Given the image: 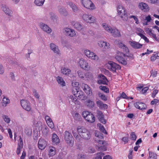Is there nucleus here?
<instances>
[{
	"instance_id": "1",
	"label": "nucleus",
	"mask_w": 159,
	"mask_h": 159,
	"mask_svg": "<svg viewBox=\"0 0 159 159\" xmlns=\"http://www.w3.org/2000/svg\"><path fill=\"white\" fill-rule=\"evenodd\" d=\"M77 130L78 133L81 138L86 140L90 139L91 137L90 133L86 129L83 127L79 126Z\"/></svg>"
},
{
	"instance_id": "2",
	"label": "nucleus",
	"mask_w": 159,
	"mask_h": 159,
	"mask_svg": "<svg viewBox=\"0 0 159 159\" xmlns=\"http://www.w3.org/2000/svg\"><path fill=\"white\" fill-rule=\"evenodd\" d=\"M118 14L121 19L124 21L128 20V15L125 8L121 5H119L117 7Z\"/></svg>"
},
{
	"instance_id": "3",
	"label": "nucleus",
	"mask_w": 159,
	"mask_h": 159,
	"mask_svg": "<svg viewBox=\"0 0 159 159\" xmlns=\"http://www.w3.org/2000/svg\"><path fill=\"white\" fill-rule=\"evenodd\" d=\"M102 26L105 30L108 32L111 33L112 36L114 37H119L120 36L119 31L116 28H112L110 26H108L106 23L102 24Z\"/></svg>"
},
{
	"instance_id": "4",
	"label": "nucleus",
	"mask_w": 159,
	"mask_h": 159,
	"mask_svg": "<svg viewBox=\"0 0 159 159\" xmlns=\"http://www.w3.org/2000/svg\"><path fill=\"white\" fill-rule=\"evenodd\" d=\"M83 116L90 123H93L95 121V118L94 115L91 112L85 111L82 112Z\"/></svg>"
},
{
	"instance_id": "5",
	"label": "nucleus",
	"mask_w": 159,
	"mask_h": 159,
	"mask_svg": "<svg viewBox=\"0 0 159 159\" xmlns=\"http://www.w3.org/2000/svg\"><path fill=\"white\" fill-rule=\"evenodd\" d=\"M107 67L110 71L114 72H116V70H120L121 68L119 65L112 61H109L108 62Z\"/></svg>"
},
{
	"instance_id": "6",
	"label": "nucleus",
	"mask_w": 159,
	"mask_h": 159,
	"mask_svg": "<svg viewBox=\"0 0 159 159\" xmlns=\"http://www.w3.org/2000/svg\"><path fill=\"white\" fill-rule=\"evenodd\" d=\"M125 56V55L124 53L119 52L117 53L115 58L119 62L125 65L127 64V62L124 58Z\"/></svg>"
},
{
	"instance_id": "7",
	"label": "nucleus",
	"mask_w": 159,
	"mask_h": 159,
	"mask_svg": "<svg viewBox=\"0 0 159 159\" xmlns=\"http://www.w3.org/2000/svg\"><path fill=\"white\" fill-rule=\"evenodd\" d=\"M81 3L83 6L86 8L91 10L95 9L94 4L90 0H82Z\"/></svg>"
},
{
	"instance_id": "8",
	"label": "nucleus",
	"mask_w": 159,
	"mask_h": 159,
	"mask_svg": "<svg viewBox=\"0 0 159 159\" xmlns=\"http://www.w3.org/2000/svg\"><path fill=\"white\" fill-rule=\"evenodd\" d=\"M82 18L84 21L88 23H94L96 22V19L95 17L88 14H83Z\"/></svg>"
},
{
	"instance_id": "9",
	"label": "nucleus",
	"mask_w": 159,
	"mask_h": 159,
	"mask_svg": "<svg viewBox=\"0 0 159 159\" xmlns=\"http://www.w3.org/2000/svg\"><path fill=\"white\" fill-rule=\"evenodd\" d=\"M78 87L77 86H74L72 90V92L74 96L78 97V99H82L83 97V93L82 91H79L77 89Z\"/></svg>"
},
{
	"instance_id": "10",
	"label": "nucleus",
	"mask_w": 159,
	"mask_h": 159,
	"mask_svg": "<svg viewBox=\"0 0 159 159\" xmlns=\"http://www.w3.org/2000/svg\"><path fill=\"white\" fill-rule=\"evenodd\" d=\"M20 103L22 107L27 111H29L31 110V107L29 102L24 99L20 101Z\"/></svg>"
},
{
	"instance_id": "11",
	"label": "nucleus",
	"mask_w": 159,
	"mask_h": 159,
	"mask_svg": "<svg viewBox=\"0 0 159 159\" xmlns=\"http://www.w3.org/2000/svg\"><path fill=\"white\" fill-rule=\"evenodd\" d=\"M64 138L66 143L68 144H70L72 143V136L71 134L68 131H66L64 132Z\"/></svg>"
},
{
	"instance_id": "12",
	"label": "nucleus",
	"mask_w": 159,
	"mask_h": 159,
	"mask_svg": "<svg viewBox=\"0 0 159 159\" xmlns=\"http://www.w3.org/2000/svg\"><path fill=\"white\" fill-rule=\"evenodd\" d=\"M79 64L82 69L87 70L90 69V67L88 65L87 62L84 59H81L79 61Z\"/></svg>"
},
{
	"instance_id": "13",
	"label": "nucleus",
	"mask_w": 159,
	"mask_h": 159,
	"mask_svg": "<svg viewBox=\"0 0 159 159\" xmlns=\"http://www.w3.org/2000/svg\"><path fill=\"white\" fill-rule=\"evenodd\" d=\"M97 117L99 121L102 123L105 124L106 123L107 121L106 119H104V115L101 111L100 110L97 111Z\"/></svg>"
},
{
	"instance_id": "14",
	"label": "nucleus",
	"mask_w": 159,
	"mask_h": 159,
	"mask_svg": "<svg viewBox=\"0 0 159 159\" xmlns=\"http://www.w3.org/2000/svg\"><path fill=\"white\" fill-rule=\"evenodd\" d=\"M134 107L143 110L146 109V106L144 103L140 101L134 103Z\"/></svg>"
},
{
	"instance_id": "15",
	"label": "nucleus",
	"mask_w": 159,
	"mask_h": 159,
	"mask_svg": "<svg viewBox=\"0 0 159 159\" xmlns=\"http://www.w3.org/2000/svg\"><path fill=\"white\" fill-rule=\"evenodd\" d=\"M40 27L44 31L47 33H50L52 32V30L46 24L43 23H40L39 24Z\"/></svg>"
},
{
	"instance_id": "16",
	"label": "nucleus",
	"mask_w": 159,
	"mask_h": 159,
	"mask_svg": "<svg viewBox=\"0 0 159 159\" xmlns=\"http://www.w3.org/2000/svg\"><path fill=\"white\" fill-rule=\"evenodd\" d=\"M50 47L51 49L56 55L60 54V51L58 46L55 44L53 43H51L50 44Z\"/></svg>"
},
{
	"instance_id": "17",
	"label": "nucleus",
	"mask_w": 159,
	"mask_h": 159,
	"mask_svg": "<svg viewBox=\"0 0 159 159\" xmlns=\"http://www.w3.org/2000/svg\"><path fill=\"white\" fill-rule=\"evenodd\" d=\"M57 10L58 12L60 15L65 16H67L68 15V12L66 9L63 7L59 6L57 7Z\"/></svg>"
},
{
	"instance_id": "18",
	"label": "nucleus",
	"mask_w": 159,
	"mask_h": 159,
	"mask_svg": "<svg viewBox=\"0 0 159 159\" xmlns=\"http://www.w3.org/2000/svg\"><path fill=\"white\" fill-rule=\"evenodd\" d=\"M64 32L66 35L70 36V37H73L75 35V32L73 30L69 28H66L65 29Z\"/></svg>"
},
{
	"instance_id": "19",
	"label": "nucleus",
	"mask_w": 159,
	"mask_h": 159,
	"mask_svg": "<svg viewBox=\"0 0 159 159\" xmlns=\"http://www.w3.org/2000/svg\"><path fill=\"white\" fill-rule=\"evenodd\" d=\"M139 9L145 12H147L149 11V7L147 4L144 2L139 3L138 5Z\"/></svg>"
},
{
	"instance_id": "20",
	"label": "nucleus",
	"mask_w": 159,
	"mask_h": 159,
	"mask_svg": "<svg viewBox=\"0 0 159 159\" xmlns=\"http://www.w3.org/2000/svg\"><path fill=\"white\" fill-rule=\"evenodd\" d=\"M1 8L2 11L7 15L10 16H11L12 12L5 4L2 5Z\"/></svg>"
},
{
	"instance_id": "21",
	"label": "nucleus",
	"mask_w": 159,
	"mask_h": 159,
	"mask_svg": "<svg viewBox=\"0 0 159 159\" xmlns=\"http://www.w3.org/2000/svg\"><path fill=\"white\" fill-rule=\"evenodd\" d=\"M129 43L131 47L135 49L140 48L143 45L138 42L134 41H129Z\"/></svg>"
},
{
	"instance_id": "22",
	"label": "nucleus",
	"mask_w": 159,
	"mask_h": 159,
	"mask_svg": "<svg viewBox=\"0 0 159 159\" xmlns=\"http://www.w3.org/2000/svg\"><path fill=\"white\" fill-rule=\"evenodd\" d=\"M38 144L39 148L41 150H43L46 147L47 143L46 141L44 139H40L38 141Z\"/></svg>"
},
{
	"instance_id": "23",
	"label": "nucleus",
	"mask_w": 159,
	"mask_h": 159,
	"mask_svg": "<svg viewBox=\"0 0 159 159\" xmlns=\"http://www.w3.org/2000/svg\"><path fill=\"white\" fill-rule=\"evenodd\" d=\"M97 106L101 109H107V105L106 104H104L100 100H98L96 102Z\"/></svg>"
},
{
	"instance_id": "24",
	"label": "nucleus",
	"mask_w": 159,
	"mask_h": 159,
	"mask_svg": "<svg viewBox=\"0 0 159 159\" xmlns=\"http://www.w3.org/2000/svg\"><path fill=\"white\" fill-rule=\"evenodd\" d=\"M98 44L101 48H103L106 49L109 48V44L106 42L100 41L98 42Z\"/></svg>"
},
{
	"instance_id": "25",
	"label": "nucleus",
	"mask_w": 159,
	"mask_h": 159,
	"mask_svg": "<svg viewBox=\"0 0 159 159\" xmlns=\"http://www.w3.org/2000/svg\"><path fill=\"white\" fill-rule=\"evenodd\" d=\"M56 80L60 86L63 87L66 85V83L62 77L59 76L57 77Z\"/></svg>"
},
{
	"instance_id": "26",
	"label": "nucleus",
	"mask_w": 159,
	"mask_h": 159,
	"mask_svg": "<svg viewBox=\"0 0 159 159\" xmlns=\"http://www.w3.org/2000/svg\"><path fill=\"white\" fill-rule=\"evenodd\" d=\"M52 140V143L54 144H57L59 143L60 139L56 134H53Z\"/></svg>"
},
{
	"instance_id": "27",
	"label": "nucleus",
	"mask_w": 159,
	"mask_h": 159,
	"mask_svg": "<svg viewBox=\"0 0 159 159\" xmlns=\"http://www.w3.org/2000/svg\"><path fill=\"white\" fill-rule=\"evenodd\" d=\"M67 4L72 8L74 12L77 11L78 10V8L77 6L72 2H67Z\"/></svg>"
},
{
	"instance_id": "28",
	"label": "nucleus",
	"mask_w": 159,
	"mask_h": 159,
	"mask_svg": "<svg viewBox=\"0 0 159 159\" xmlns=\"http://www.w3.org/2000/svg\"><path fill=\"white\" fill-rule=\"evenodd\" d=\"M61 73L66 75H69L71 73V70L69 69L62 67L61 68Z\"/></svg>"
},
{
	"instance_id": "29",
	"label": "nucleus",
	"mask_w": 159,
	"mask_h": 159,
	"mask_svg": "<svg viewBox=\"0 0 159 159\" xmlns=\"http://www.w3.org/2000/svg\"><path fill=\"white\" fill-rule=\"evenodd\" d=\"M78 97L70 96V98L69 99V102L70 103L71 102H73L75 104H78L79 102L77 100Z\"/></svg>"
},
{
	"instance_id": "30",
	"label": "nucleus",
	"mask_w": 159,
	"mask_h": 159,
	"mask_svg": "<svg viewBox=\"0 0 159 159\" xmlns=\"http://www.w3.org/2000/svg\"><path fill=\"white\" fill-rule=\"evenodd\" d=\"M45 1V0H34V4L38 6H42Z\"/></svg>"
},
{
	"instance_id": "31",
	"label": "nucleus",
	"mask_w": 159,
	"mask_h": 159,
	"mask_svg": "<svg viewBox=\"0 0 159 159\" xmlns=\"http://www.w3.org/2000/svg\"><path fill=\"white\" fill-rule=\"evenodd\" d=\"M74 26L77 30L79 31L81 30L83 28V26L79 22H75Z\"/></svg>"
},
{
	"instance_id": "32",
	"label": "nucleus",
	"mask_w": 159,
	"mask_h": 159,
	"mask_svg": "<svg viewBox=\"0 0 159 159\" xmlns=\"http://www.w3.org/2000/svg\"><path fill=\"white\" fill-rule=\"evenodd\" d=\"M91 58V59L94 60H98V56L95 54L93 52H90V54L88 57Z\"/></svg>"
},
{
	"instance_id": "33",
	"label": "nucleus",
	"mask_w": 159,
	"mask_h": 159,
	"mask_svg": "<svg viewBox=\"0 0 159 159\" xmlns=\"http://www.w3.org/2000/svg\"><path fill=\"white\" fill-rule=\"evenodd\" d=\"M9 99L7 98L4 97L2 102V105L3 106H6L7 104L9 103Z\"/></svg>"
},
{
	"instance_id": "34",
	"label": "nucleus",
	"mask_w": 159,
	"mask_h": 159,
	"mask_svg": "<svg viewBox=\"0 0 159 159\" xmlns=\"http://www.w3.org/2000/svg\"><path fill=\"white\" fill-rule=\"evenodd\" d=\"M86 104L88 107L90 108H93L94 106V102L89 99L87 100Z\"/></svg>"
},
{
	"instance_id": "35",
	"label": "nucleus",
	"mask_w": 159,
	"mask_h": 159,
	"mask_svg": "<svg viewBox=\"0 0 159 159\" xmlns=\"http://www.w3.org/2000/svg\"><path fill=\"white\" fill-rule=\"evenodd\" d=\"M55 154V148L52 147L49 151V155L50 157L53 156Z\"/></svg>"
},
{
	"instance_id": "36",
	"label": "nucleus",
	"mask_w": 159,
	"mask_h": 159,
	"mask_svg": "<svg viewBox=\"0 0 159 159\" xmlns=\"http://www.w3.org/2000/svg\"><path fill=\"white\" fill-rule=\"evenodd\" d=\"M149 157L150 159H157V155L152 152H149Z\"/></svg>"
},
{
	"instance_id": "37",
	"label": "nucleus",
	"mask_w": 159,
	"mask_h": 159,
	"mask_svg": "<svg viewBox=\"0 0 159 159\" xmlns=\"http://www.w3.org/2000/svg\"><path fill=\"white\" fill-rule=\"evenodd\" d=\"M137 34L141 38L143 39L145 42H146L147 43H148L149 42V40L148 39V38L145 36L144 35H143L142 34L140 33H137Z\"/></svg>"
},
{
	"instance_id": "38",
	"label": "nucleus",
	"mask_w": 159,
	"mask_h": 159,
	"mask_svg": "<svg viewBox=\"0 0 159 159\" xmlns=\"http://www.w3.org/2000/svg\"><path fill=\"white\" fill-rule=\"evenodd\" d=\"M99 89L106 93H107L109 92L108 88L105 86H100Z\"/></svg>"
},
{
	"instance_id": "39",
	"label": "nucleus",
	"mask_w": 159,
	"mask_h": 159,
	"mask_svg": "<svg viewBox=\"0 0 159 159\" xmlns=\"http://www.w3.org/2000/svg\"><path fill=\"white\" fill-rule=\"evenodd\" d=\"M104 155V154L102 152L98 153L96 157L93 158V159H102V157Z\"/></svg>"
},
{
	"instance_id": "40",
	"label": "nucleus",
	"mask_w": 159,
	"mask_h": 159,
	"mask_svg": "<svg viewBox=\"0 0 159 159\" xmlns=\"http://www.w3.org/2000/svg\"><path fill=\"white\" fill-rule=\"evenodd\" d=\"M98 126H99V128L101 131L104 133L107 134V132L104 127L100 124H98Z\"/></svg>"
},
{
	"instance_id": "41",
	"label": "nucleus",
	"mask_w": 159,
	"mask_h": 159,
	"mask_svg": "<svg viewBox=\"0 0 159 159\" xmlns=\"http://www.w3.org/2000/svg\"><path fill=\"white\" fill-rule=\"evenodd\" d=\"M88 88V89H86L84 91L87 94L89 95H91L92 94V90L89 86Z\"/></svg>"
},
{
	"instance_id": "42",
	"label": "nucleus",
	"mask_w": 159,
	"mask_h": 159,
	"mask_svg": "<svg viewBox=\"0 0 159 159\" xmlns=\"http://www.w3.org/2000/svg\"><path fill=\"white\" fill-rule=\"evenodd\" d=\"M74 117L75 119L78 121L80 120L81 119L80 115L78 113H76L75 114Z\"/></svg>"
},
{
	"instance_id": "43",
	"label": "nucleus",
	"mask_w": 159,
	"mask_h": 159,
	"mask_svg": "<svg viewBox=\"0 0 159 159\" xmlns=\"http://www.w3.org/2000/svg\"><path fill=\"white\" fill-rule=\"evenodd\" d=\"M108 81L107 80H106V81L101 79H100L98 81L97 83L99 84H107Z\"/></svg>"
},
{
	"instance_id": "44",
	"label": "nucleus",
	"mask_w": 159,
	"mask_h": 159,
	"mask_svg": "<svg viewBox=\"0 0 159 159\" xmlns=\"http://www.w3.org/2000/svg\"><path fill=\"white\" fill-rule=\"evenodd\" d=\"M25 132L27 135L30 136L31 134L32 130L30 129L27 128L25 129Z\"/></svg>"
},
{
	"instance_id": "45",
	"label": "nucleus",
	"mask_w": 159,
	"mask_h": 159,
	"mask_svg": "<svg viewBox=\"0 0 159 159\" xmlns=\"http://www.w3.org/2000/svg\"><path fill=\"white\" fill-rule=\"evenodd\" d=\"M131 139L133 140H135L137 138V136L134 132H132L130 134Z\"/></svg>"
},
{
	"instance_id": "46",
	"label": "nucleus",
	"mask_w": 159,
	"mask_h": 159,
	"mask_svg": "<svg viewBox=\"0 0 159 159\" xmlns=\"http://www.w3.org/2000/svg\"><path fill=\"white\" fill-rule=\"evenodd\" d=\"M49 15L51 19L53 20H56L57 18V16L52 12H50L49 13Z\"/></svg>"
},
{
	"instance_id": "47",
	"label": "nucleus",
	"mask_w": 159,
	"mask_h": 159,
	"mask_svg": "<svg viewBox=\"0 0 159 159\" xmlns=\"http://www.w3.org/2000/svg\"><path fill=\"white\" fill-rule=\"evenodd\" d=\"M151 76H152L153 78L157 76V72L155 70H152L151 71Z\"/></svg>"
},
{
	"instance_id": "48",
	"label": "nucleus",
	"mask_w": 159,
	"mask_h": 159,
	"mask_svg": "<svg viewBox=\"0 0 159 159\" xmlns=\"http://www.w3.org/2000/svg\"><path fill=\"white\" fill-rule=\"evenodd\" d=\"M78 74L79 77L81 78H83L85 76V74L84 73L81 71H79L77 72Z\"/></svg>"
},
{
	"instance_id": "49",
	"label": "nucleus",
	"mask_w": 159,
	"mask_h": 159,
	"mask_svg": "<svg viewBox=\"0 0 159 159\" xmlns=\"http://www.w3.org/2000/svg\"><path fill=\"white\" fill-rule=\"evenodd\" d=\"M154 90H153L152 93L151 94V96L153 98H155L156 96V95L158 92V90L157 89H154Z\"/></svg>"
},
{
	"instance_id": "50",
	"label": "nucleus",
	"mask_w": 159,
	"mask_h": 159,
	"mask_svg": "<svg viewBox=\"0 0 159 159\" xmlns=\"http://www.w3.org/2000/svg\"><path fill=\"white\" fill-rule=\"evenodd\" d=\"M23 148L20 145V144H18V147L16 150V153L17 155L19 154L20 152V149Z\"/></svg>"
},
{
	"instance_id": "51",
	"label": "nucleus",
	"mask_w": 159,
	"mask_h": 159,
	"mask_svg": "<svg viewBox=\"0 0 159 159\" xmlns=\"http://www.w3.org/2000/svg\"><path fill=\"white\" fill-rule=\"evenodd\" d=\"M129 18H133L135 21V23L137 24H139V20L137 17L134 16L132 15L129 16Z\"/></svg>"
},
{
	"instance_id": "52",
	"label": "nucleus",
	"mask_w": 159,
	"mask_h": 159,
	"mask_svg": "<svg viewBox=\"0 0 159 159\" xmlns=\"http://www.w3.org/2000/svg\"><path fill=\"white\" fill-rule=\"evenodd\" d=\"M146 33L148 34L149 35L151 36L152 33V30L149 28H147L145 30Z\"/></svg>"
},
{
	"instance_id": "53",
	"label": "nucleus",
	"mask_w": 159,
	"mask_h": 159,
	"mask_svg": "<svg viewBox=\"0 0 159 159\" xmlns=\"http://www.w3.org/2000/svg\"><path fill=\"white\" fill-rule=\"evenodd\" d=\"M3 119L7 123H9L10 122V120L8 116L4 115L3 116Z\"/></svg>"
},
{
	"instance_id": "54",
	"label": "nucleus",
	"mask_w": 159,
	"mask_h": 159,
	"mask_svg": "<svg viewBox=\"0 0 159 159\" xmlns=\"http://www.w3.org/2000/svg\"><path fill=\"white\" fill-rule=\"evenodd\" d=\"M99 150L105 151L106 150V147L105 146L100 145L98 147Z\"/></svg>"
},
{
	"instance_id": "55",
	"label": "nucleus",
	"mask_w": 159,
	"mask_h": 159,
	"mask_svg": "<svg viewBox=\"0 0 159 159\" xmlns=\"http://www.w3.org/2000/svg\"><path fill=\"white\" fill-rule=\"evenodd\" d=\"M120 98H122L124 99H129V97H128L126 95L124 92H122V93L120 94Z\"/></svg>"
},
{
	"instance_id": "56",
	"label": "nucleus",
	"mask_w": 159,
	"mask_h": 159,
	"mask_svg": "<svg viewBox=\"0 0 159 159\" xmlns=\"http://www.w3.org/2000/svg\"><path fill=\"white\" fill-rule=\"evenodd\" d=\"M81 86L82 89L84 91L86 89H88V87H89L88 85L84 83H82Z\"/></svg>"
},
{
	"instance_id": "57",
	"label": "nucleus",
	"mask_w": 159,
	"mask_h": 159,
	"mask_svg": "<svg viewBox=\"0 0 159 159\" xmlns=\"http://www.w3.org/2000/svg\"><path fill=\"white\" fill-rule=\"evenodd\" d=\"M47 124L49 127L51 129H53L54 127V125L52 121H51L50 122H47Z\"/></svg>"
},
{
	"instance_id": "58",
	"label": "nucleus",
	"mask_w": 159,
	"mask_h": 159,
	"mask_svg": "<svg viewBox=\"0 0 159 159\" xmlns=\"http://www.w3.org/2000/svg\"><path fill=\"white\" fill-rule=\"evenodd\" d=\"M122 49H123V51L125 53H127L129 52V49L125 45Z\"/></svg>"
},
{
	"instance_id": "59",
	"label": "nucleus",
	"mask_w": 159,
	"mask_h": 159,
	"mask_svg": "<svg viewBox=\"0 0 159 159\" xmlns=\"http://www.w3.org/2000/svg\"><path fill=\"white\" fill-rule=\"evenodd\" d=\"M159 102V100L157 99H154L151 102V104L152 105L156 104Z\"/></svg>"
},
{
	"instance_id": "60",
	"label": "nucleus",
	"mask_w": 159,
	"mask_h": 159,
	"mask_svg": "<svg viewBox=\"0 0 159 159\" xmlns=\"http://www.w3.org/2000/svg\"><path fill=\"white\" fill-rule=\"evenodd\" d=\"M33 93L34 95L35 98H39V94L37 93V91L35 89H34L33 90Z\"/></svg>"
},
{
	"instance_id": "61",
	"label": "nucleus",
	"mask_w": 159,
	"mask_h": 159,
	"mask_svg": "<svg viewBox=\"0 0 159 159\" xmlns=\"http://www.w3.org/2000/svg\"><path fill=\"white\" fill-rule=\"evenodd\" d=\"M45 119L47 123L52 121L51 119L48 116H45Z\"/></svg>"
},
{
	"instance_id": "62",
	"label": "nucleus",
	"mask_w": 159,
	"mask_h": 159,
	"mask_svg": "<svg viewBox=\"0 0 159 159\" xmlns=\"http://www.w3.org/2000/svg\"><path fill=\"white\" fill-rule=\"evenodd\" d=\"M148 2L152 4H156L157 2V0H147Z\"/></svg>"
},
{
	"instance_id": "63",
	"label": "nucleus",
	"mask_w": 159,
	"mask_h": 159,
	"mask_svg": "<svg viewBox=\"0 0 159 159\" xmlns=\"http://www.w3.org/2000/svg\"><path fill=\"white\" fill-rule=\"evenodd\" d=\"M122 140L125 142V143H126L128 142V138L126 137H123L122 139Z\"/></svg>"
},
{
	"instance_id": "64",
	"label": "nucleus",
	"mask_w": 159,
	"mask_h": 159,
	"mask_svg": "<svg viewBox=\"0 0 159 159\" xmlns=\"http://www.w3.org/2000/svg\"><path fill=\"white\" fill-rule=\"evenodd\" d=\"M90 51L88 50H84V52L85 55L88 57L89 56V54L90 53Z\"/></svg>"
}]
</instances>
